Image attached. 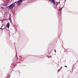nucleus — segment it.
<instances>
[{
  "label": "nucleus",
  "mask_w": 78,
  "mask_h": 78,
  "mask_svg": "<svg viewBox=\"0 0 78 78\" xmlns=\"http://www.w3.org/2000/svg\"><path fill=\"white\" fill-rule=\"evenodd\" d=\"M22 0H20L18 1L17 2H15L14 3H13L12 4H11L9 6L7 7V8L8 9H12L15 6V3H16L17 5H21V4L22 3Z\"/></svg>",
  "instance_id": "f257e3e1"
},
{
  "label": "nucleus",
  "mask_w": 78,
  "mask_h": 78,
  "mask_svg": "<svg viewBox=\"0 0 78 78\" xmlns=\"http://www.w3.org/2000/svg\"><path fill=\"white\" fill-rule=\"evenodd\" d=\"M50 2H51L52 3H53L54 4V5H55V2L54 0H49Z\"/></svg>",
  "instance_id": "f03ea898"
},
{
  "label": "nucleus",
  "mask_w": 78,
  "mask_h": 78,
  "mask_svg": "<svg viewBox=\"0 0 78 78\" xmlns=\"http://www.w3.org/2000/svg\"><path fill=\"white\" fill-rule=\"evenodd\" d=\"M6 27H7V28H9V23H7Z\"/></svg>",
  "instance_id": "7ed1b4c3"
},
{
  "label": "nucleus",
  "mask_w": 78,
  "mask_h": 78,
  "mask_svg": "<svg viewBox=\"0 0 78 78\" xmlns=\"http://www.w3.org/2000/svg\"><path fill=\"white\" fill-rule=\"evenodd\" d=\"M2 6H6L7 5V4L5 3H4L3 4H2Z\"/></svg>",
  "instance_id": "20e7f679"
},
{
  "label": "nucleus",
  "mask_w": 78,
  "mask_h": 78,
  "mask_svg": "<svg viewBox=\"0 0 78 78\" xmlns=\"http://www.w3.org/2000/svg\"><path fill=\"white\" fill-rule=\"evenodd\" d=\"M9 20L10 22V23H12V20H11V18H10V19H9Z\"/></svg>",
  "instance_id": "39448f33"
},
{
  "label": "nucleus",
  "mask_w": 78,
  "mask_h": 78,
  "mask_svg": "<svg viewBox=\"0 0 78 78\" xmlns=\"http://www.w3.org/2000/svg\"><path fill=\"white\" fill-rule=\"evenodd\" d=\"M4 26V24H3V23H2V25H1V28H2Z\"/></svg>",
  "instance_id": "423d86ee"
},
{
  "label": "nucleus",
  "mask_w": 78,
  "mask_h": 78,
  "mask_svg": "<svg viewBox=\"0 0 78 78\" xmlns=\"http://www.w3.org/2000/svg\"><path fill=\"white\" fill-rule=\"evenodd\" d=\"M11 15H10V17L9 18H11Z\"/></svg>",
  "instance_id": "0eeeda50"
},
{
  "label": "nucleus",
  "mask_w": 78,
  "mask_h": 78,
  "mask_svg": "<svg viewBox=\"0 0 78 78\" xmlns=\"http://www.w3.org/2000/svg\"><path fill=\"white\" fill-rule=\"evenodd\" d=\"M65 67H66V68L67 67V66H65Z\"/></svg>",
  "instance_id": "6e6552de"
},
{
  "label": "nucleus",
  "mask_w": 78,
  "mask_h": 78,
  "mask_svg": "<svg viewBox=\"0 0 78 78\" xmlns=\"http://www.w3.org/2000/svg\"><path fill=\"white\" fill-rule=\"evenodd\" d=\"M56 50H55V52H56Z\"/></svg>",
  "instance_id": "1a4fd4ad"
},
{
  "label": "nucleus",
  "mask_w": 78,
  "mask_h": 78,
  "mask_svg": "<svg viewBox=\"0 0 78 78\" xmlns=\"http://www.w3.org/2000/svg\"><path fill=\"white\" fill-rule=\"evenodd\" d=\"M59 8L60 9V8H61V7H59Z\"/></svg>",
  "instance_id": "9d476101"
},
{
  "label": "nucleus",
  "mask_w": 78,
  "mask_h": 78,
  "mask_svg": "<svg viewBox=\"0 0 78 78\" xmlns=\"http://www.w3.org/2000/svg\"><path fill=\"white\" fill-rule=\"evenodd\" d=\"M2 29V30H3V29Z\"/></svg>",
  "instance_id": "9b49d317"
},
{
  "label": "nucleus",
  "mask_w": 78,
  "mask_h": 78,
  "mask_svg": "<svg viewBox=\"0 0 78 78\" xmlns=\"http://www.w3.org/2000/svg\"><path fill=\"white\" fill-rule=\"evenodd\" d=\"M62 67H61V68L62 69Z\"/></svg>",
  "instance_id": "f8f14e48"
},
{
  "label": "nucleus",
  "mask_w": 78,
  "mask_h": 78,
  "mask_svg": "<svg viewBox=\"0 0 78 78\" xmlns=\"http://www.w3.org/2000/svg\"><path fill=\"white\" fill-rule=\"evenodd\" d=\"M16 56H17V54H16Z\"/></svg>",
  "instance_id": "ddd939ff"
},
{
  "label": "nucleus",
  "mask_w": 78,
  "mask_h": 78,
  "mask_svg": "<svg viewBox=\"0 0 78 78\" xmlns=\"http://www.w3.org/2000/svg\"><path fill=\"white\" fill-rule=\"evenodd\" d=\"M1 29V28H0V29Z\"/></svg>",
  "instance_id": "4468645a"
}]
</instances>
